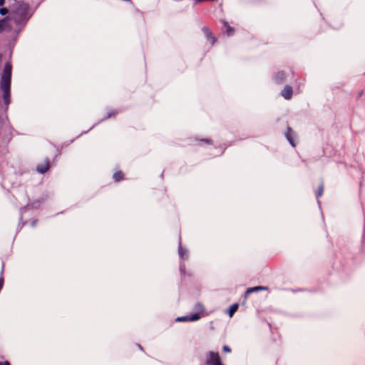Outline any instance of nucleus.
Returning a JSON list of instances; mask_svg holds the SVG:
<instances>
[{
    "instance_id": "f257e3e1",
    "label": "nucleus",
    "mask_w": 365,
    "mask_h": 365,
    "mask_svg": "<svg viewBox=\"0 0 365 365\" xmlns=\"http://www.w3.org/2000/svg\"><path fill=\"white\" fill-rule=\"evenodd\" d=\"M11 65L7 63L3 71L1 80V89L4 93V99L6 104L9 103L11 88Z\"/></svg>"
},
{
    "instance_id": "f03ea898",
    "label": "nucleus",
    "mask_w": 365,
    "mask_h": 365,
    "mask_svg": "<svg viewBox=\"0 0 365 365\" xmlns=\"http://www.w3.org/2000/svg\"><path fill=\"white\" fill-rule=\"evenodd\" d=\"M28 10V4H23L20 6L17 11L12 14V18L16 23L19 24L26 19Z\"/></svg>"
},
{
    "instance_id": "7ed1b4c3",
    "label": "nucleus",
    "mask_w": 365,
    "mask_h": 365,
    "mask_svg": "<svg viewBox=\"0 0 365 365\" xmlns=\"http://www.w3.org/2000/svg\"><path fill=\"white\" fill-rule=\"evenodd\" d=\"M206 358L207 365H224L217 352L209 351L206 355Z\"/></svg>"
},
{
    "instance_id": "20e7f679",
    "label": "nucleus",
    "mask_w": 365,
    "mask_h": 365,
    "mask_svg": "<svg viewBox=\"0 0 365 365\" xmlns=\"http://www.w3.org/2000/svg\"><path fill=\"white\" fill-rule=\"evenodd\" d=\"M201 317L200 313H196L194 314H191L189 316H185L182 317H178L177 321L178 322H194L200 319Z\"/></svg>"
},
{
    "instance_id": "39448f33",
    "label": "nucleus",
    "mask_w": 365,
    "mask_h": 365,
    "mask_svg": "<svg viewBox=\"0 0 365 365\" xmlns=\"http://www.w3.org/2000/svg\"><path fill=\"white\" fill-rule=\"evenodd\" d=\"M11 29L12 26L10 25L8 19L0 20V34L4 31H10Z\"/></svg>"
},
{
    "instance_id": "423d86ee",
    "label": "nucleus",
    "mask_w": 365,
    "mask_h": 365,
    "mask_svg": "<svg viewBox=\"0 0 365 365\" xmlns=\"http://www.w3.org/2000/svg\"><path fill=\"white\" fill-rule=\"evenodd\" d=\"M49 160L46 159L42 163L37 165V171L40 173H45L49 169Z\"/></svg>"
},
{
    "instance_id": "0eeeda50",
    "label": "nucleus",
    "mask_w": 365,
    "mask_h": 365,
    "mask_svg": "<svg viewBox=\"0 0 365 365\" xmlns=\"http://www.w3.org/2000/svg\"><path fill=\"white\" fill-rule=\"evenodd\" d=\"M282 96L287 100H289L292 96V88L289 86H286L282 91Z\"/></svg>"
},
{
    "instance_id": "6e6552de",
    "label": "nucleus",
    "mask_w": 365,
    "mask_h": 365,
    "mask_svg": "<svg viewBox=\"0 0 365 365\" xmlns=\"http://www.w3.org/2000/svg\"><path fill=\"white\" fill-rule=\"evenodd\" d=\"M294 136H295V134H294V131L290 128H288L287 131L286 133V137H287V140H289V142L290 143V144L293 147H295V143L294 140Z\"/></svg>"
},
{
    "instance_id": "1a4fd4ad",
    "label": "nucleus",
    "mask_w": 365,
    "mask_h": 365,
    "mask_svg": "<svg viewBox=\"0 0 365 365\" xmlns=\"http://www.w3.org/2000/svg\"><path fill=\"white\" fill-rule=\"evenodd\" d=\"M202 31L205 34V35L206 36L207 40L210 41L212 44H213L215 43V38L212 36V34L209 30V29L207 28V27H204L202 29Z\"/></svg>"
},
{
    "instance_id": "9d476101",
    "label": "nucleus",
    "mask_w": 365,
    "mask_h": 365,
    "mask_svg": "<svg viewBox=\"0 0 365 365\" xmlns=\"http://www.w3.org/2000/svg\"><path fill=\"white\" fill-rule=\"evenodd\" d=\"M238 307H239V305L237 303L233 304L232 305L230 306V307L228 310V314H229L230 317H232L234 315V314L237 311Z\"/></svg>"
},
{
    "instance_id": "9b49d317",
    "label": "nucleus",
    "mask_w": 365,
    "mask_h": 365,
    "mask_svg": "<svg viewBox=\"0 0 365 365\" xmlns=\"http://www.w3.org/2000/svg\"><path fill=\"white\" fill-rule=\"evenodd\" d=\"M264 289H267V287H264L262 286L255 287L249 288L247 290L246 294H247L252 293L253 292H256V291H259V290H264Z\"/></svg>"
},
{
    "instance_id": "f8f14e48",
    "label": "nucleus",
    "mask_w": 365,
    "mask_h": 365,
    "mask_svg": "<svg viewBox=\"0 0 365 365\" xmlns=\"http://www.w3.org/2000/svg\"><path fill=\"white\" fill-rule=\"evenodd\" d=\"M285 78L284 72H279L275 77L276 82L279 83H282Z\"/></svg>"
},
{
    "instance_id": "ddd939ff",
    "label": "nucleus",
    "mask_w": 365,
    "mask_h": 365,
    "mask_svg": "<svg viewBox=\"0 0 365 365\" xmlns=\"http://www.w3.org/2000/svg\"><path fill=\"white\" fill-rule=\"evenodd\" d=\"M224 26L226 29V32L228 36H231L233 34L234 29L230 25H228L227 22L224 23Z\"/></svg>"
},
{
    "instance_id": "4468645a",
    "label": "nucleus",
    "mask_w": 365,
    "mask_h": 365,
    "mask_svg": "<svg viewBox=\"0 0 365 365\" xmlns=\"http://www.w3.org/2000/svg\"><path fill=\"white\" fill-rule=\"evenodd\" d=\"M123 178V174L121 172H116L113 175V178L116 182L121 180Z\"/></svg>"
},
{
    "instance_id": "2eb2a0df",
    "label": "nucleus",
    "mask_w": 365,
    "mask_h": 365,
    "mask_svg": "<svg viewBox=\"0 0 365 365\" xmlns=\"http://www.w3.org/2000/svg\"><path fill=\"white\" fill-rule=\"evenodd\" d=\"M195 310L199 312H202L204 311L203 306L201 304H197L195 305Z\"/></svg>"
},
{
    "instance_id": "dca6fc26",
    "label": "nucleus",
    "mask_w": 365,
    "mask_h": 365,
    "mask_svg": "<svg viewBox=\"0 0 365 365\" xmlns=\"http://www.w3.org/2000/svg\"><path fill=\"white\" fill-rule=\"evenodd\" d=\"M8 9H6V8H1L0 9V14L2 15V16H4L6 15L7 13H8Z\"/></svg>"
},
{
    "instance_id": "f3484780",
    "label": "nucleus",
    "mask_w": 365,
    "mask_h": 365,
    "mask_svg": "<svg viewBox=\"0 0 365 365\" xmlns=\"http://www.w3.org/2000/svg\"><path fill=\"white\" fill-rule=\"evenodd\" d=\"M223 351H225V352H230L231 349H230V348L229 346H223Z\"/></svg>"
},
{
    "instance_id": "a211bd4d",
    "label": "nucleus",
    "mask_w": 365,
    "mask_h": 365,
    "mask_svg": "<svg viewBox=\"0 0 365 365\" xmlns=\"http://www.w3.org/2000/svg\"><path fill=\"white\" fill-rule=\"evenodd\" d=\"M0 365H10L9 361L0 362Z\"/></svg>"
},
{
    "instance_id": "6ab92c4d",
    "label": "nucleus",
    "mask_w": 365,
    "mask_h": 365,
    "mask_svg": "<svg viewBox=\"0 0 365 365\" xmlns=\"http://www.w3.org/2000/svg\"><path fill=\"white\" fill-rule=\"evenodd\" d=\"M316 196L317 198H318V197L319 196V190L316 191Z\"/></svg>"
},
{
    "instance_id": "aec40b11",
    "label": "nucleus",
    "mask_w": 365,
    "mask_h": 365,
    "mask_svg": "<svg viewBox=\"0 0 365 365\" xmlns=\"http://www.w3.org/2000/svg\"><path fill=\"white\" fill-rule=\"evenodd\" d=\"M5 0H0V6H2L4 4Z\"/></svg>"
},
{
    "instance_id": "412c9836",
    "label": "nucleus",
    "mask_w": 365,
    "mask_h": 365,
    "mask_svg": "<svg viewBox=\"0 0 365 365\" xmlns=\"http://www.w3.org/2000/svg\"><path fill=\"white\" fill-rule=\"evenodd\" d=\"M362 94H363V91H361V92L359 93V96H361Z\"/></svg>"
}]
</instances>
